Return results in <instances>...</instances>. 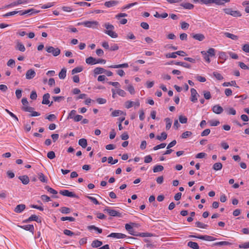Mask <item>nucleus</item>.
<instances>
[{
    "label": "nucleus",
    "instance_id": "nucleus-1",
    "mask_svg": "<svg viewBox=\"0 0 249 249\" xmlns=\"http://www.w3.org/2000/svg\"><path fill=\"white\" fill-rule=\"evenodd\" d=\"M104 26L106 28V30L104 31L105 33L112 38H116L118 36L117 34L113 31L114 29L113 25L109 23H106Z\"/></svg>",
    "mask_w": 249,
    "mask_h": 249
},
{
    "label": "nucleus",
    "instance_id": "nucleus-2",
    "mask_svg": "<svg viewBox=\"0 0 249 249\" xmlns=\"http://www.w3.org/2000/svg\"><path fill=\"white\" fill-rule=\"evenodd\" d=\"M78 25H83L85 27L92 28L97 29L98 28L99 23L97 21H85L77 23Z\"/></svg>",
    "mask_w": 249,
    "mask_h": 249
},
{
    "label": "nucleus",
    "instance_id": "nucleus-3",
    "mask_svg": "<svg viewBox=\"0 0 249 249\" xmlns=\"http://www.w3.org/2000/svg\"><path fill=\"white\" fill-rule=\"evenodd\" d=\"M46 50L49 53H51L54 56H57L60 53V50L58 48L52 46H46Z\"/></svg>",
    "mask_w": 249,
    "mask_h": 249
},
{
    "label": "nucleus",
    "instance_id": "nucleus-4",
    "mask_svg": "<svg viewBox=\"0 0 249 249\" xmlns=\"http://www.w3.org/2000/svg\"><path fill=\"white\" fill-rule=\"evenodd\" d=\"M223 10L226 14L228 15H230L234 17L241 16V14H240L239 12L237 11H233L231 8H225Z\"/></svg>",
    "mask_w": 249,
    "mask_h": 249
},
{
    "label": "nucleus",
    "instance_id": "nucleus-5",
    "mask_svg": "<svg viewBox=\"0 0 249 249\" xmlns=\"http://www.w3.org/2000/svg\"><path fill=\"white\" fill-rule=\"evenodd\" d=\"M104 211H106L110 216H117L119 217H121L122 216V214L120 213L115 210L107 208L105 209Z\"/></svg>",
    "mask_w": 249,
    "mask_h": 249
},
{
    "label": "nucleus",
    "instance_id": "nucleus-6",
    "mask_svg": "<svg viewBox=\"0 0 249 249\" xmlns=\"http://www.w3.org/2000/svg\"><path fill=\"white\" fill-rule=\"evenodd\" d=\"M32 221H36L37 223H41V219H39L38 218V217L37 215H35V214L32 215L28 219L24 220L22 221V222L24 223H29V222Z\"/></svg>",
    "mask_w": 249,
    "mask_h": 249
},
{
    "label": "nucleus",
    "instance_id": "nucleus-7",
    "mask_svg": "<svg viewBox=\"0 0 249 249\" xmlns=\"http://www.w3.org/2000/svg\"><path fill=\"white\" fill-rule=\"evenodd\" d=\"M59 193L64 196H66L68 197H77V196L75 194H74L73 192H70L69 190H61L59 192Z\"/></svg>",
    "mask_w": 249,
    "mask_h": 249
},
{
    "label": "nucleus",
    "instance_id": "nucleus-8",
    "mask_svg": "<svg viewBox=\"0 0 249 249\" xmlns=\"http://www.w3.org/2000/svg\"><path fill=\"white\" fill-rule=\"evenodd\" d=\"M134 106L135 107H139L140 106V102L138 100L136 102H132L131 101H127L125 103V107L127 108H129Z\"/></svg>",
    "mask_w": 249,
    "mask_h": 249
},
{
    "label": "nucleus",
    "instance_id": "nucleus-9",
    "mask_svg": "<svg viewBox=\"0 0 249 249\" xmlns=\"http://www.w3.org/2000/svg\"><path fill=\"white\" fill-rule=\"evenodd\" d=\"M191 101L193 103H196L197 101V96H199L196 90L195 89H191Z\"/></svg>",
    "mask_w": 249,
    "mask_h": 249
},
{
    "label": "nucleus",
    "instance_id": "nucleus-10",
    "mask_svg": "<svg viewBox=\"0 0 249 249\" xmlns=\"http://www.w3.org/2000/svg\"><path fill=\"white\" fill-rule=\"evenodd\" d=\"M18 227L26 231H29L32 232V234H34V227L33 225H26L23 226L18 225Z\"/></svg>",
    "mask_w": 249,
    "mask_h": 249
},
{
    "label": "nucleus",
    "instance_id": "nucleus-11",
    "mask_svg": "<svg viewBox=\"0 0 249 249\" xmlns=\"http://www.w3.org/2000/svg\"><path fill=\"white\" fill-rule=\"evenodd\" d=\"M108 237L115 238H117V239H121V238H124L126 237V235H125L124 234L121 233L112 232V233H111L109 235H108Z\"/></svg>",
    "mask_w": 249,
    "mask_h": 249
},
{
    "label": "nucleus",
    "instance_id": "nucleus-12",
    "mask_svg": "<svg viewBox=\"0 0 249 249\" xmlns=\"http://www.w3.org/2000/svg\"><path fill=\"white\" fill-rule=\"evenodd\" d=\"M28 1V0H18L16 1H14L13 2L11 3V4L8 5L6 7H12L15 6L27 3Z\"/></svg>",
    "mask_w": 249,
    "mask_h": 249
},
{
    "label": "nucleus",
    "instance_id": "nucleus-13",
    "mask_svg": "<svg viewBox=\"0 0 249 249\" xmlns=\"http://www.w3.org/2000/svg\"><path fill=\"white\" fill-rule=\"evenodd\" d=\"M213 111L217 114H220L223 111V108L219 105L214 106L212 108Z\"/></svg>",
    "mask_w": 249,
    "mask_h": 249
},
{
    "label": "nucleus",
    "instance_id": "nucleus-14",
    "mask_svg": "<svg viewBox=\"0 0 249 249\" xmlns=\"http://www.w3.org/2000/svg\"><path fill=\"white\" fill-rule=\"evenodd\" d=\"M191 36L194 39L199 41L203 40L205 38L204 35L202 34H192Z\"/></svg>",
    "mask_w": 249,
    "mask_h": 249
},
{
    "label": "nucleus",
    "instance_id": "nucleus-15",
    "mask_svg": "<svg viewBox=\"0 0 249 249\" xmlns=\"http://www.w3.org/2000/svg\"><path fill=\"white\" fill-rule=\"evenodd\" d=\"M36 75V72L33 69L28 70L26 73V78L27 79H32Z\"/></svg>",
    "mask_w": 249,
    "mask_h": 249
},
{
    "label": "nucleus",
    "instance_id": "nucleus-16",
    "mask_svg": "<svg viewBox=\"0 0 249 249\" xmlns=\"http://www.w3.org/2000/svg\"><path fill=\"white\" fill-rule=\"evenodd\" d=\"M26 206L25 204H19L14 209V212L17 213H21L25 209Z\"/></svg>",
    "mask_w": 249,
    "mask_h": 249
},
{
    "label": "nucleus",
    "instance_id": "nucleus-17",
    "mask_svg": "<svg viewBox=\"0 0 249 249\" xmlns=\"http://www.w3.org/2000/svg\"><path fill=\"white\" fill-rule=\"evenodd\" d=\"M18 179L21 181L22 183L26 185L29 182V177L26 175L20 176L18 177Z\"/></svg>",
    "mask_w": 249,
    "mask_h": 249
},
{
    "label": "nucleus",
    "instance_id": "nucleus-18",
    "mask_svg": "<svg viewBox=\"0 0 249 249\" xmlns=\"http://www.w3.org/2000/svg\"><path fill=\"white\" fill-rule=\"evenodd\" d=\"M50 97V95L49 93H47L43 96V100L42 101V104L44 105H48L50 104V101L49 99Z\"/></svg>",
    "mask_w": 249,
    "mask_h": 249
},
{
    "label": "nucleus",
    "instance_id": "nucleus-19",
    "mask_svg": "<svg viewBox=\"0 0 249 249\" xmlns=\"http://www.w3.org/2000/svg\"><path fill=\"white\" fill-rule=\"evenodd\" d=\"M20 15H24L25 14H29V15H32L34 13H38V11H36L34 9H28L27 10H25L24 11H20Z\"/></svg>",
    "mask_w": 249,
    "mask_h": 249
},
{
    "label": "nucleus",
    "instance_id": "nucleus-20",
    "mask_svg": "<svg viewBox=\"0 0 249 249\" xmlns=\"http://www.w3.org/2000/svg\"><path fill=\"white\" fill-rule=\"evenodd\" d=\"M198 237V239L210 241H214L215 239L213 237L209 235H199Z\"/></svg>",
    "mask_w": 249,
    "mask_h": 249
},
{
    "label": "nucleus",
    "instance_id": "nucleus-21",
    "mask_svg": "<svg viewBox=\"0 0 249 249\" xmlns=\"http://www.w3.org/2000/svg\"><path fill=\"white\" fill-rule=\"evenodd\" d=\"M103 244V242L98 240H94L91 243V247L93 248H97L101 246Z\"/></svg>",
    "mask_w": 249,
    "mask_h": 249
},
{
    "label": "nucleus",
    "instance_id": "nucleus-22",
    "mask_svg": "<svg viewBox=\"0 0 249 249\" xmlns=\"http://www.w3.org/2000/svg\"><path fill=\"white\" fill-rule=\"evenodd\" d=\"M128 64L127 63H124V64H122L110 65V66H108V68H114V69L128 68Z\"/></svg>",
    "mask_w": 249,
    "mask_h": 249
},
{
    "label": "nucleus",
    "instance_id": "nucleus-23",
    "mask_svg": "<svg viewBox=\"0 0 249 249\" xmlns=\"http://www.w3.org/2000/svg\"><path fill=\"white\" fill-rule=\"evenodd\" d=\"M180 6L186 9H192L194 7L193 4L188 2H183L180 4Z\"/></svg>",
    "mask_w": 249,
    "mask_h": 249
},
{
    "label": "nucleus",
    "instance_id": "nucleus-24",
    "mask_svg": "<svg viewBox=\"0 0 249 249\" xmlns=\"http://www.w3.org/2000/svg\"><path fill=\"white\" fill-rule=\"evenodd\" d=\"M187 246L193 249H199V247L196 242L189 241L187 244Z\"/></svg>",
    "mask_w": 249,
    "mask_h": 249
},
{
    "label": "nucleus",
    "instance_id": "nucleus-25",
    "mask_svg": "<svg viewBox=\"0 0 249 249\" xmlns=\"http://www.w3.org/2000/svg\"><path fill=\"white\" fill-rule=\"evenodd\" d=\"M96 59L91 56H90L86 59V62L89 65H94L96 64Z\"/></svg>",
    "mask_w": 249,
    "mask_h": 249
},
{
    "label": "nucleus",
    "instance_id": "nucleus-26",
    "mask_svg": "<svg viewBox=\"0 0 249 249\" xmlns=\"http://www.w3.org/2000/svg\"><path fill=\"white\" fill-rule=\"evenodd\" d=\"M125 229L129 232V233L134 236H137V234H135V233H132V231H133V227L131 226V225L129 224H126L125 225Z\"/></svg>",
    "mask_w": 249,
    "mask_h": 249
},
{
    "label": "nucleus",
    "instance_id": "nucleus-27",
    "mask_svg": "<svg viewBox=\"0 0 249 249\" xmlns=\"http://www.w3.org/2000/svg\"><path fill=\"white\" fill-rule=\"evenodd\" d=\"M224 35L228 38H231L234 40H236L238 39V37L234 35L233 34H231L230 33L226 32L224 33Z\"/></svg>",
    "mask_w": 249,
    "mask_h": 249
},
{
    "label": "nucleus",
    "instance_id": "nucleus-28",
    "mask_svg": "<svg viewBox=\"0 0 249 249\" xmlns=\"http://www.w3.org/2000/svg\"><path fill=\"white\" fill-rule=\"evenodd\" d=\"M67 70L66 68H63L59 73L58 76L60 79H64L66 76Z\"/></svg>",
    "mask_w": 249,
    "mask_h": 249
},
{
    "label": "nucleus",
    "instance_id": "nucleus-29",
    "mask_svg": "<svg viewBox=\"0 0 249 249\" xmlns=\"http://www.w3.org/2000/svg\"><path fill=\"white\" fill-rule=\"evenodd\" d=\"M94 73L96 75L101 74L105 72L106 70H105L104 68H100V67H97L94 69Z\"/></svg>",
    "mask_w": 249,
    "mask_h": 249
},
{
    "label": "nucleus",
    "instance_id": "nucleus-30",
    "mask_svg": "<svg viewBox=\"0 0 249 249\" xmlns=\"http://www.w3.org/2000/svg\"><path fill=\"white\" fill-rule=\"evenodd\" d=\"M16 49L22 52H24L25 50V48L23 44L19 42H17Z\"/></svg>",
    "mask_w": 249,
    "mask_h": 249
},
{
    "label": "nucleus",
    "instance_id": "nucleus-31",
    "mask_svg": "<svg viewBox=\"0 0 249 249\" xmlns=\"http://www.w3.org/2000/svg\"><path fill=\"white\" fill-rule=\"evenodd\" d=\"M222 86L223 87L234 86L236 88H239V87L237 86L235 81H231L230 82H224L222 84Z\"/></svg>",
    "mask_w": 249,
    "mask_h": 249
},
{
    "label": "nucleus",
    "instance_id": "nucleus-32",
    "mask_svg": "<svg viewBox=\"0 0 249 249\" xmlns=\"http://www.w3.org/2000/svg\"><path fill=\"white\" fill-rule=\"evenodd\" d=\"M78 144L83 148H85L87 146V141L84 138L80 139L78 141Z\"/></svg>",
    "mask_w": 249,
    "mask_h": 249
},
{
    "label": "nucleus",
    "instance_id": "nucleus-33",
    "mask_svg": "<svg viewBox=\"0 0 249 249\" xmlns=\"http://www.w3.org/2000/svg\"><path fill=\"white\" fill-rule=\"evenodd\" d=\"M164 169L163 166L161 165H156L153 168V172L157 173L159 172H161L163 171Z\"/></svg>",
    "mask_w": 249,
    "mask_h": 249
},
{
    "label": "nucleus",
    "instance_id": "nucleus-34",
    "mask_svg": "<svg viewBox=\"0 0 249 249\" xmlns=\"http://www.w3.org/2000/svg\"><path fill=\"white\" fill-rule=\"evenodd\" d=\"M38 175V179L42 182H47V179L46 178V177L44 176V175L42 173H38L37 174Z\"/></svg>",
    "mask_w": 249,
    "mask_h": 249
},
{
    "label": "nucleus",
    "instance_id": "nucleus-35",
    "mask_svg": "<svg viewBox=\"0 0 249 249\" xmlns=\"http://www.w3.org/2000/svg\"><path fill=\"white\" fill-rule=\"evenodd\" d=\"M167 137V134L165 132H163L161 133V136H157L156 139L159 141H162L165 140Z\"/></svg>",
    "mask_w": 249,
    "mask_h": 249
},
{
    "label": "nucleus",
    "instance_id": "nucleus-36",
    "mask_svg": "<svg viewBox=\"0 0 249 249\" xmlns=\"http://www.w3.org/2000/svg\"><path fill=\"white\" fill-rule=\"evenodd\" d=\"M121 115H125L123 111L120 110H115L111 113L112 117H117Z\"/></svg>",
    "mask_w": 249,
    "mask_h": 249
},
{
    "label": "nucleus",
    "instance_id": "nucleus-37",
    "mask_svg": "<svg viewBox=\"0 0 249 249\" xmlns=\"http://www.w3.org/2000/svg\"><path fill=\"white\" fill-rule=\"evenodd\" d=\"M88 229L89 230H94L96 231L99 233H101L102 232V230L100 229L94 225H90L88 227Z\"/></svg>",
    "mask_w": 249,
    "mask_h": 249
},
{
    "label": "nucleus",
    "instance_id": "nucleus-38",
    "mask_svg": "<svg viewBox=\"0 0 249 249\" xmlns=\"http://www.w3.org/2000/svg\"><path fill=\"white\" fill-rule=\"evenodd\" d=\"M222 168V164L220 162H216L213 165V168L215 171L220 170Z\"/></svg>",
    "mask_w": 249,
    "mask_h": 249
},
{
    "label": "nucleus",
    "instance_id": "nucleus-39",
    "mask_svg": "<svg viewBox=\"0 0 249 249\" xmlns=\"http://www.w3.org/2000/svg\"><path fill=\"white\" fill-rule=\"evenodd\" d=\"M117 4V2L115 0H111L107 1L105 3V5L107 7H111L115 6Z\"/></svg>",
    "mask_w": 249,
    "mask_h": 249
},
{
    "label": "nucleus",
    "instance_id": "nucleus-40",
    "mask_svg": "<svg viewBox=\"0 0 249 249\" xmlns=\"http://www.w3.org/2000/svg\"><path fill=\"white\" fill-rule=\"evenodd\" d=\"M176 65L181 66L185 68H190L191 66L188 63L182 62H176L174 63Z\"/></svg>",
    "mask_w": 249,
    "mask_h": 249
},
{
    "label": "nucleus",
    "instance_id": "nucleus-41",
    "mask_svg": "<svg viewBox=\"0 0 249 249\" xmlns=\"http://www.w3.org/2000/svg\"><path fill=\"white\" fill-rule=\"evenodd\" d=\"M201 54L203 55V57H204V59L205 60V61L206 62H207L208 63H210V55L209 54H208V53H206V52L205 51H201Z\"/></svg>",
    "mask_w": 249,
    "mask_h": 249
},
{
    "label": "nucleus",
    "instance_id": "nucleus-42",
    "mask_svg": "<svg viewBox=\"0 0 249 249\" xmlns=\"http://www.w3.org/2000/svg\"><path fill=\"white\" fill-rule=\"evenodd\" d=\"M165 121L166 123V129L167 130H169L171 128L172 125V121L170 118H166L165 119Z\"/></svg>",
    "mask_w": 249,
    "mask_h": 249
},
{
    "label": "nucleus",
    "instance_id": "nucleus-43",
    "mask_svg": "<svg viewBox=\"0 0 249 249\" xmlns=\"http://www.w3.org/2000/svg\"><path fill=\"white\" fill-rule=\"evenodd\" d=\"M196 225L197 227L202 229H206L208 226V225L205 224L199 221H197L196 223Z\"/></svg>",
    "mask_w": 249,
    "mask_h": 249
},
{
    "label": "nucleus",
    "instance_id": "nucleus-44",
    "mask_svg": "<svg viewBox=\"0 0 249 249\" xmlns=\"http://www.w3.org/2000/svg\"><path fill=\"white\" fill-rule=\"evenodd\" d=\"M242 5L245 7V12L247 13H249V0L243 2Z\"/></svg>",
    "mask_w": 249,
    "mask_h": 249
},
{
    "label": "nucleus",
    "instance_id": "nucleus-45",
    "mask_svg": "<svg viewBox=\"0 0 249 249\" xmlns=\"http://www.w3.org/2000/svg\"><path fill=\"white\" fill-rule=\"evenodd\" d=\"M83 71V68L82 67H77L75 68H74L71 71V74H74L76 73L80 72Z\"/></svg>",
    "mask_w": 249,
    "mask_h": 249
},
{
    "label": "nucleus",
    "instance_id": "nucleus-46",
    "mask_svg": "<svg viewBox=\"0 0 249 249\" xmlns=\"http://www.w3.org/2000/svg\"><path fill=\"white\" fill-rule=\"evenodd\" d=\"M21 109L26 112H33V110H34V108L31 107L26 106H23L21 107Z\"/></svg>",
    "mask_w": 249,
    "mask_h": 249
},
{
    "label": "nucleus",
    "instance_id": "nucleus-47",
    "mask_svg": "<svg viewBox=\"0 0 249 249\" xmlns=\"http://www.w3.org/2000/svg\"><path fill=\"white\" fill-rule=\"evenodd\" d=\"M213 3L218 5L224 4L226 2H228L230 0H213Z\"/></svg>",
    "mask_w": 249,
    "mask_h": 249
},
{
    "label": "nucleus",
    "instance_id": "nucleus-48",
    "mask_svg": "<svg viewBox=\"0 0 249 249\" xmlns=\"http://www.w3.org/2000/svg\"><path fill=\"white\" fill-rule=\"evenodd\" d=\"M60 211L64 214H68L71 212V209L68 207H63L60 209Z\"/></svg>",
    "mask_w": 249,
    "mask_h": 249
},
{
    "label": "nucleus",
    "instance_id": "nucleus-49",
    "mask_svg": "<svg viewBox=\"0 0 249 249\" xmlns=\"http://www.w3.org/2000/svg\"><path fill=\"white\" fill-rule=\"evenodd\" d=\"M192 134V133L191 131H187L182 134L181 137L182 139H186L191 136Z\"/></svg>",
    "mask_w": 249,
    "mask_h": 249
},
{
    "label": "nucleus",
    "instance_id": "nucleus-50",
    "mask_svg": "<svg viewBox=\"0 0 249 249\" xmlns=\"http://www.w3.org/2000/svg\"><path fill=\"white\" fill-rule=\"evenodd\" d=\"M18 13H19L20 14V11H12V12H10L7 13L5 14H4L3 15V17H8V16H10L14 15L17 14Z\"/></svg>",
    "mask_w": 249,
    "mask_h": 249
},
{
    "label": "nucleus",
    "instance_id": "nucleus-51",
    "mask_svg": "<svg viewBox=\"0 0 249 249\" xmlns=\"http://www.w3.org/2000/svg\"><path fill=\"white\" fill-rule=\"evenodd\" d=\"M219 57L220 59L223 60V61H225L227 59V56L226 53L223 52H219Z\"/></svg>",
    "mask_w": 249,
    "mask_h": 249
},
{
    "label": "nucleus",
    "instance_id": "nucleus-52",
    "mask_svg": "<svg viewBox=\"0 0 249 249\" xmlns=\"http://www.w3.org/2000/svg\"><path fill=\"white\" fill-rule=\"evenodd\" d=\"M178 119L180 123L181 124H186L187 122V118L185 116L180 115Z\"/></svg>",
    "mask_w": 249,
    "mask_h": 249
},
{
    "label": "nucleus",
    "instance_id": "nucleus-53",
    "mask_svg": "<svg viewBox=\"0 0 249 249\" xmlns=\"http://www.w3.org/2000/svg\"><path fill=\"white\" fill-rule=\"evenodd\" d=\"M76 111L75 110H72L69 114L67 119H73L76 115Z\"/></svg>",
    "mask_w": 249,
    "mask_h": 249
},
{
    "label": "nucleus",
    "instance_id": "nucleus-54",
    "mask_svg": "<svg viewBox=\"0 0 249 249\" xmlns=\"http://www.w3.org/2000/svg\"><path fill=\"white\" fill-rule=\"evenodd\" d=\"M206 53L211 57L215 55V50L213 48H210Z\"/></svg>",
    "mask_w": 249,
    "mask_h": 249
},
{
    "label": "nucleus",
    "instance_id": "nucleus-55",
    "mask_svg": "<svg viewBox=\"0 0 249 249\" xmlns=\"http://www.w3.org/2000/svg\"><path fill=\"white\" fill-rule=\"evenodd\" d=\"M213 76L218 80H221L223 79V76L219 73L214 71L213 72Z\"/></svg>",
    "mask_w": 249,
    "mask_h": 249
},
{
    "label": "nucleus",
    "instance_id": "nucleus-56",
    "mask_svg": "<svg viewBox=\"0 0 249 249\" xmlns=\"http://www.w3.org/2000/svg\"><path fill=\"white\" fill-rule=\"evenodd\" d=\"M226 111L228 115H234L236 114V110L232 107L229 108L226 110Z\"/></svg>",
    "mask_w": 249,
    "mask_h": 249
},
{
    "label": "nucleus",
    "instance_id": "nucleus-57",
    "mask_svg": "<svg viewBox=\"0 0 249 249\" xmlns=\"http://www.w3.org/2000/svg\"><path fill=\"white\" fill-rule=\"evenodd\" d=\"M45 189L47 190L49 192L53 194H57V192L54 189L51 188L50 187H49V186H46L45 187Z\"/></svg>",
    "mask_w": 249,
    "mask_h": 249
},
{
    "label": "nucleus",
    "instance_id": "nucleus-58",
    "mask_svg": "<svg viewBox=\"0 0 249 249\" xmlns=\"http://www.w3.org/2000/svg\"><path fill=\"white\" fill-rule=\"evenodd\" d=\"M166 143H162L160 144L157 145L154 147L153 149L154 150H157L160 148H163L166 146Z\"/></svg>",
    "mask_w": 249,
    "mask_h": 249
},
{
    "label": "nucleus",
    "instance_id": "nucleus-59",
    "mask_svg": "<svg viewBox=\"0 0 249 249\" xmlns=\"http://www.w3.org/2000/svg\"><path fill=\"white\" fill-rule=\"evenodd\" d=\"M165 56L166 58H176L177 57L176 52L172 53H167L166 54Z\"/></svg>",
    "mask_w": 249,
    "mask_h": 249
},
{
    "label": "nucleus",
    "instance_id": "nucleus-60",
    "mask_svg": "<svg viewBox=\"0 0 249 249\" xmlns=\"http://www.w3.org/2000/svg\"><path fill=\"white\" fill-rule=\"evenodd\" d=\"M47 157L51 159H53L55 157V154L53 151H50L47 153Z\"/></svg>",
    "mask_w": 249,
    "mask_h": 249
},
{
    "label": "nucleus",
    "instance_id": "nucleus-61",
    "mask_svg": "<svg viewBox=\"0 0 249 249\" xmlns=\"http://www.w3.org/2000/svg\"><path fill=\"white\" fill-rule=\"evenodd\" d=\"M209 123L211 126H215L218 125L220 124V122L219 121L217 120H211L209 121Z\"/></svg>",
    "mask_w": 249,
    "mask_h": 249
},
{
    "label": "nucleus",
    "instance_id": "nucleus-62",
    "mask_svg": "<svg viewBox=\"0 0 249 249\" xmlns=\"http://www.w3.org/2000/svg\"><path fill=\"white\" fill-rule=\"evenodd\" d=\"M64 233L68 236H72L75 234L74 232L69 230H64L63 231Z\"/></svg>",
    "mask_w": 249,
    "mask_h": 249
},
{
    "label": "nucleus",
    "instance_id": "nucleus-63",
    "mask_svg": "<svg viewBox=\"0 0 249 249\" xmlns=\"http://www.w3.org/2000/svg\"><path fill=\"white\" fill-rule=\"evenodd\" d=\"M37 97V93L35 90L32 91L31 94H30V98L32 100H36V99Z\"/></svg>",
    "mask_w": 249,
    "mask_h": 249
},
{
    "label": "nucleus",
    "instance_id": "nucleus-64",
    "mask_svg": "<svg viewBox=\"0 0 249 249\" xmlns=\"http://www.w3.org/2000/svg\"><path fill=\"white\" fill-rule=\"evenodd\" d=\"M242 50L244 52L249 53V44H246L243 46Z\"/></svg>",
    "mask_w": 249,
    "mask_h": 249
}]
</instances>
